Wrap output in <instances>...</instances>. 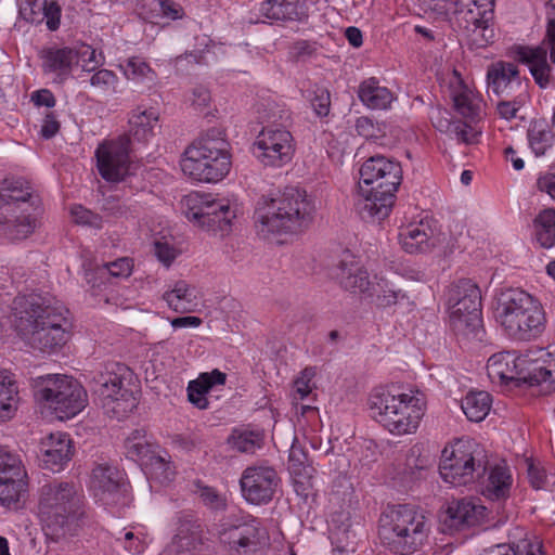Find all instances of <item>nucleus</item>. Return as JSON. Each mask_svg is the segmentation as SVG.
<instances>
[{
    "label": "nucleus",
    "instance_id": "nucleus-1",
    "mask_svg": "<svg viewBox=\"0 0 555 555\" xmlns=\"http://www.w3.org/2000/svg\"><path fill=\"white\" fill-rule=\"evenodd\" d=\"M15 327L33 348L54 351L68 339V309L50 295L29 294L13 301Z\"/></svg>",
    "mask_w": 555,
    "mask_h": 555
},
{
    "label": "nucleus",
    "instance_id": "nucleus-2",
    "mask_svg": "<svg viewBox=\"0 0 555 555\" xmlns=\"http://www.w3.org/2000/svg\"><path fill=\"white\" fill-rule=\"evenodd\" d=\"M38 517L44 534L52 541L74 535L86 524V496L73 480L54 479L38 492Z\"/></svg>",
    "mask_w": 555,
    "mask_h": 555
},
{
    "label": "nucleus",
    "instance_id": "nucleus-3",
    "mask_svg": "<svg viewBox=\"0 0 555 555\" xmlns=\"http://www.w3.org/2000/svg\"><path fill=\"white\" fill-rule=\"evenodd\" d=\"M402 180L401 165L382 155L366 159L360 168L354 208L363 220L380 221L389 216Z\"/></svg>",
    "mask_w": 555,
    "mask_h": 555
},
{
    "label": "nucleus",
    "instance_id": "nucleus-4",
    "mask_svg": "<svg viewBox=\"0 0 555 555\" xmlns=\"http://www.w3.org/2000/svg\"><path fill=\"white\" fill-rule=\"evenodd\" d=\"M315 211L305 190L286 188L276 197H261L255 210V224L262 236L274 233H296L307 228Z\"/></svg>",
    "mask_w": 555,
    "mask_h": 555
},
{
    "label": "nucleus",
    "instance_id": "nucleus-5",
    "mask_svg": "<svg viewBox=\"0 0 555 555\" xmlns=\"http://www.w3.org/2000/svg\"><path fill=\"white\" fill-rule=\"evenodd\" d=\"M370 415L393 435L412 434L424 415L425 401L418 390L401 392L374 388L367 399Z\"/></svg>",
    "mask_w": 555,
    "mask_h": 555
},
{
    "label": "nucleus",
    "instance_id": "nucleus-6",
    "mask_svg": "<svg viewBox=\"0 0 555 555\" xmlns=\"http://www.w3.org/2000/svg\"><path fill=\"white\" fill-rule=\"evenodd\" d=\"M496 320L508 337L521 341L540 337L546 324L541 302L520 288H507L500 293Z\"/></svg>",
    "mask_w": 555,
    "mask_h": 555
},
{
    "label": "nucleus",
    "instance_id": "nucleus-7",
    "mask_svg": "<svg viewBox=\"0 0 555 555\" xmlns=\"http://www.w3.org/2000/svg\"><path fill=\"white\" fill-rule=\"evenodd\" d=\"M429 533L428 518L413 506H393L380 515L378 534L385 547L393 554L411 555L418 552Z\"/></svg>",
    "mask_w": 555,
    "mask_h": 555
},
{
    "label": "nucleus",
    "instance_id": "nucleus-8",
    "mask_svg": "<svg viewBox=\"0 0 555 555\" xmlns=\"http://www.w3.org/2000/svg\"><path fill=\"white\" fill-rule=\"evenodd\" d=\"M30 188L22 180L4 179L0 183V228L11 240H24L36 228Z\"/></svg>",
    "mask_w": 555,
    "mask_h": 555
},
{
    "label": "nucleus",
    "instance_id": "nucleus-9",
    "mask_svg": "<svg viewBox=\"0 0 555 555\" xmlns=\"http://www.w3.org/2000/svg\"><path fill=\"white\" fill-rule=\"evenodd\" d=\"M36 400L59 420H68L87 405V392L80 383L67 375L48 374L33 379Z\"/></svg>",
    "mask_w": 555,
    "mask_h": 555
},
{
    "label": "nucleus",
    "instance_id": "nucleus-10",
    "mask_svg": "<svg viewBox=\"0 0 555 555\" xmlns=\"http://www.w3.org/2000/svg\"><path fill=\"white\" fill-rule=\"evenodd\" d=\"M486 469L485 450L474 440L460 439L442 451L439 473L454 487L474 482L485 475Z\"/></svg>",
    "mask_w": 555,
    "mask_h": 555
},
{
    "label": "nucleus",
    "instance_id": "nucleus-11",
    "mask_svg": "<svg viewBox=\"0 0 555 555\" xmlns=\"http://www.w3.org/2000/svg\"><path fill=\"white\" fill-rule=\"evenodd\" d=\"M125 365L113 363L93 377L92 389L101 408L106 415L117 420L126 417L138 404L133 390L125 383Z\"/></svg>",
    "mask_w": 555,
    "mask_h": 555
},
{
    "label": "nucleus",
    "instance_id": "nucleus-12",
    "mask_svg": "<svg viewBox=\"0 0 555 555\" xmlns=\"http://www.w3.org/2000/svg\"><path fill=\"white\" fill-rule=\"evenodd\" d=\"M294 153V138L283 125L263 127L254 142V154L266 167H283L292 160Z\"/></svg>",
    "mask_w": 555,
    "mask_h": 555
},
{
    "label": "nucleus",
    "instance_id": "nucleus-13",
    "mask_svg": "<svg viewBox=\"0 0 555 555\" xmlns=\"http://www.w3.org/2000/svg\"><path fill=\"white\" fill-rule=\"evenodd\" d=\"M188 203L194 206L186 212L190 221H194L201 228L224 235L231 231L232 221L236 217L235 208L228 199H214L209 195H190Z\"/></svg>",
    "mask_w": 555,
    "mask_h": 555
},
{
    "label": "nucleus",
    "instance_id": "nucleus-14",
    "mask_svg": "<svg viewBox=\"0 0 555 555\" xmlns=\"http://www.w3.org/2000/svg\"><path fill=\"white\" fill-rule=\"evenodd\" d=\"M281 482L278 472L270 465L247 466L240 478L242 496L250 504H268Z\"/></svg>",
    "mask_w": 555,
    "mask_h": 555
},
{
    "label": "nucleus",
    "instance_id": "nucleus-15",
    "mask_svg": "<svg viewBox=\"0 0 555 555\" xmlns=\"http://www.w3.org/2000/svg\"><path fill=\"white\" fill-rule=\"evenodd\" d=\"M101 177L108 182H120L130 173L129 139L120 137L100 144L95 151Z\"/></svg>",
    "mask_w": 555,
    "mask_h": 555
},
{
    "label": "nucleus",
    "instance_id": "nucleus-16",
    "mask_svg": "<svg viewBox=\"0 0 555 555\" xmlns=\"http://www.w3.org/2000/svg\"><path fill=\"white\" fill-rule=\"evenodd\" d=\"M26 472L20 456L0 448V504L10 506L26 491Z\"/></svg>",
    "mask_w": 555,
    "mask_h": 555
},
{
    "label": "nucleus",
    "instance_id": "nucleus-17",
    "mask_svg": "<svg viewBox=\"0 0 555 555\" xmlns=\"http://www.w3.org/2000/svg\"><path fill=\"white\" fill-rule=\"evenodd\" d=\"M488 89L499 98H509L512 94L528 93V79H522L516 64L495 62L487 72Z\"/></svg>",
    "mask_w": 555,
    "mask_h": 555
},
{
    "label": "nucleus",
    "instance_id": "nucleus-18",
    "mask_svg": "<svg viewBox=\"0 0 555 555\" xmlns=\"http://www.w3.org/2000/svg\"><path fill=\"white\" fill-rule=\"evenodd\" d=\"M122 474L108 463L98 464L92 469L91 490L96 500L105 505L119 502L121 496Z\"/></svg>",
    "mask_w": 555,
    "mask_h": 555
},
{
    "label": "nucleus",
    "instance_id": "nucleus-19",
    "mask_svg": "<svg viewBox=\"0 0 555 555\" xmlns=\"http://www.w3.org/2000/svg\"><path fill=\"white\" fill-rule=\"evenodd\" d=\"M538 357L533 358L530 353L521 354L526 358L524 365L519 370V379L533 385L546 384L547 387L555 386V358L554 352L544 349L538 350Z\"/></svg>",
    "mask_w": 555,
    "mask_h": 555
},
{
    "label": "nucleus",
    "instance_id": "nucleus-20",
    "mask_svg": "<svg viewBox=\"0 0 555 555\" xmlns=\"http://www.w3.org/2000/svg\"><path fill=\"white\" fill-rule=\"evenodd\" d=\"M74 453L73 442L68 434L54 433L40 442V460L46 468L60 472L70 461Z\"/></svg>",
    "mask_w": 555,
    "mask_h": 555
},
{
    "label": "nucleus",
    "instance_id": "nucleus-21",
    "mask_svg": "<svg viewBox=\"0 0 555 555\" xmlns=\"http://www.w3.org/2000/svg\"><path fill=\"white\" fill-rule=\"evenodd\" d=\"M486 507L474 499H461L448 504L441 517L443 525L450 530L477 525L485 517Z\"/></svg>",
    "mask_w": 555,
    "mask_h": 555
},
{
    "label": "nucleus",
    "instance_id": "nucleus-22",
    "mask_svg": "<svg viewBox=\"0 0 555 555\" xmlns=\"http://www.w3.org/2000/svg\"><path fill=\"white\" fill-rule=\"evenodd\" d=\"M202 137L194 141L184 152L180 162L181 170L185 176L201 182H217V176L223 171V166L211 168L205 163V153Z\"/></svg>",
    "mask_w": 555,
    "mask_h": 555
},
{
    "label": "nucleus",
    "instance_id": "nucleus-23",
    "mask_svg": "<svg viewBox=\"0 0 555 555\" xmlns=\"http://www.w3.org/2000/svg\"><path fill=\"white\" fill-rule=\"evenodd\" d=\"M333 274L339 285L352 294H366L371 289L367 271L351 255H346L337 263Z\"/></svg>",
    "mask_w": 555,
    "mask_h": 555
},
{
    "label": "nucleus",
    "instance_id": "nucleus-24",
    "mask_svg": "<svg viewBox=\"0 0 555 555\" xmlns=\"http://www.w3.org/2000/svg\"><path fill=\"white\" fill-rule=\"evenodd\" d=\"M203 147L207 149L205 153V163L211 168L223 166V171L217 176V182L222 180L230 171L231 156L229 153V143L219 129H209L202 135Z\"/></svg>",
    "mask_w": 555,
    "mask_h": 555
},
{
    "label": "nucleus",
    "instance_id": "nucleus-25",
    "mask_svg": "<svg viewBox=\"0 0 555 555\" xmlns=\"http://www.w3.org/2000/svg\"><path fill=\"white\" fill-rule=\"evenodd\" d=\"M448 310H478L481 307L479 287L470 280L462 279L452 283L446 293Z\"/></svg>",
    "mask_w": 555,
    "mask_h": 555
},
{
    "label": "nucleus",
    "instance_id": "nucleus-26",
    "mask_svg": "<svg viewBox=\"0 0 555 555\" xmlns=\"http://www.w3.org/2000/svg\"><path fill=\"white\" fill-rule=\"evenodd\" d=\"M526 358L512 352H498L491 356L487 362V372L493 383L507 384L519 379V370Z\"/></svg>",
    "mask_w": 555,
    "mask_h": 555
},
{
    "label": "nucleus",
    "instance_id": "nucleus-27",
    "mask_svg": "<svg viewBox=\"0 0 555 555\" xmlns=\"http://www.w3.org/2000/svg\"><path fill=\"white\" fill-rule=\"evenodd\" d=\"M40 59L46 74H53L63 80L78 63V53L70 48H47L40 52Z\"/></svg>",
    "mask_w": 555,
    "mask_h": 555
},
{
    "label": "nucleus",
    "instance_id": "nucleus-28",
    "mask_svg": "<svg viewBox=\"0 0 555 555\" xmlns=\"http://www.w3.org/2000/svg\"><path fill=\"white\" fill-rule=\"evenodd\" d=\"M517 60L526 64L535 83L545 89L551 81V66L547 63V51L543 47H520L517 50Z\"/></svg>",
    "mask_w": 555,
    "mask_h": 555
},
{
    "label": "nucleus",
    "instance_id": "nucleus-29",
    "mask_svg": "<svg viewBox=\"0 0 555 555\" xmlns=\"http://www.w3.org/2000/svg\"><path fill=\"white\" fill-rule=\"evenodd\" d=\"M357 93L360 102L373 111L388 109L397 99L395 93L383 86L376 77H370L361 81Z\"/></svg>",
    "mask_w": 555,
    "mask_h": 555
},
{
    "label": "nucleus",
    "instance_id": "nucleus-30",
    "mask_svg": "<svg viewBox=\"0 0 555 555\" xmlns=\"http://www.w3.org/2000/svg\"><path fill=\"white\" fill-rule=\"evenodd\" d=\"M402 248L409 254H422L431 250L435 246L433 230L429 224L420 221L402 228L399 233Z\"/></svg>",
    "mask_w": 555,
    "mask_h": 555
},
{
    "label": "nucleus",
    "instance_id": "nucleus-31",
    "mask_svg": "<svg viewBox=\"0 0 555 555\" xmlns=\"http://www.w3.org/2000/svg\"><path fill=\"white\" fill-rule=\"evenodd\" d=\"M260 13L276 21L301 22L308 17V9L300 0H266L260 5Z\"/></svg>",
    "mask_w": 555,
    "mask_h": 555
},
{
    "label": "nucleus",
    "instance_id": "nucleus-32",
    "mask_svg": "<svg viewBox=\"0 0 555 555\" xmlns=\"http://www.w3.org/2000/svg\"><path fill=\"white\" fill-rule=\"evenodd\" d=\"M450 326L457 336L467 339H481V310L455 311L449 310Z\"/></svg>",
    "mask_w": 555,
    "mask_h": 555
},
{
    "label": "nucleus",
    "instance_id": "nucleus-33",
    "mask_svg": "<svg viewBox=\"0 0 555 555\" xmlns=\"http://www.w3.org/2000/svg\"><path fill=\"white\" fill-rule=\"evenodd\" d=\"M163 299L168 307L178 313L192 312L198 306L194 286L181 280L164 293Z\"/></svg>",
    "mask_w": 555,
    "mask_h": 555
},
{
    "label": "nucleus",
    "instance_id": "nucleus-34",
    "mask_svg": "<svg viewBox=\"0 0 555 555\" xmlns=\"http://www.w3.org/2000/svg\"><path fill=\"white\" fill-rule=\"evenodd\" d=\"M125 449L127 457L143 466L160 447L151 441L146 430L135 429L126 438Z\"/></svg>",
    "mask_w": 555,
    "mask_h": 555
},
{
    "label": "nucleus",
    "instance_id": "nucleus-35",
    "mask_svg": "<svg viewBox=\"0 0 555 555\" xmlns=\"http://www.w3.org/2000/svg\"><path fill=\"white\" fill-rule=\"evenodd\" d=\"M158 122V113L153 108L138 107L129 118V134L138 142H145L154 135Z\"/></svg>",
    "mask_w": 555,
    "mask_h": 555
},
{
    "label": "nucleus",
    "instance_id": "nucleus-36",
    "mask_svg": "<svg viewBox=\"0 0 555 555\" xmlns=\"http://www.w3.org/2000/svg\"><path fill=\"white\" fill-rule=\"evenodd\" d=\"M18 403V387L14 376L7 370L0 371V422L11 420Z\"/></svg>",
    "mask_w": 555,
    "mask_h": 555
},
{
    "label": "nucleus",
    "instance_id": "nucleus-37",
    "mask_svg": "<svg viewBox=\"0 0 555 555\" xmlns=\"http://www.w3.org/2000/svg\"><path fill=\"white\" fill-rule=\"evenodd\" d=\"M512 477L508 469L502 465L491 468L482 493L491 500H501L508 495Z\"/></svg>",
    "mask_w": 555,
    "mask_h": 555
},
{
    "label": "nucleus",
    "instance_id": "nucleus-38",
    "mask_svg": "<svg viewBox=\"0 0 555 555\" xmlns=\"http://www.w3.org/2000/svg\"><path fill=\"white\" fill-rule=\"evenodd\" d=\"M491 396L487 391H470L462 400L461 408L472 422H481L491 408Z\"/></svg>",
    "mask_w": 555,
    "mask_h": 555
},
{
    "label": "nucleus",
    "instance_id": "nucleus-39",
    "mask_svg": "<svg viewBox=\"0 0 555 555\" xmlns=\"http://www.w3.org/2000/svg\"><path fill=\"white\" fill-rule=\"evenodd\" d=\"M288 469L294 477L299 478L296 482L302 486L312 477L313 467L308 464L304 448L297 443H293L289 449Z\"/></svg>",
    "mask_w": 555,
    "mask_h": 555
},
{
    "label": "nucleus",
    "instance_id": "nucleus-40",
    "mask_svg": "<svg viewBox=\"0 0 555 555\" xmlns=\"http://www.w3.org/2000/svg\"><path fill=\"white\" fill-rule=\"evenodd\" d=\"M258 521L253 520L250 524L235 527L229 531V544L236 551L246 550L251 545H256L260 538Z\"/></svg>",
    "mask_w": 555,
    "mask_h": 555
},
{
    "label": "nucleus",
    "instance_id": "nucleus-41",
    "mask_svg": "<svg viewBox=\"0 0 555 555\" xmlns=\"http://www.w3.org/2000/svg\"><path fill=\"white\" fill-rule=\"evenodd\" d=\"M534 229L539 244L544 248H551L555 244V210H542L534 219Z\"/></svg>",
    "mask_w": 555,
    "mask_h": 555
},
{
    "label": "nucleus",
    "instance_id": "nucleus-42",
    "mask_svg": "<svg viewBox=\"0 0 555 555\" xmlns=\"http://www.w3.org/2000/svg\"><path fill=\"white\" fill-rule=\"evenodd\" d=\"M262 435L248 429H234L228 438L230 447L242 453H254L262 446Z\"/></svg>",
    "mask_w": 555,
    "mask_h": 555
},
{
    "label": "nucleus",
    "instance_id": "nucleus-43",
    "mask_svg": "<svg viewBox=\"0 0 555 555\" xmlns=\"http://www.w3.org/2000/svg\"><path fill=\"white\" fill-rule=\"evenodd\" d=\"M454 76L456 77L460 89L459 91L454 90L452 92L454 106L464 117L473 118L478 113V102L475 99L473 91L462 85L461 77L456 70H454Z\"/></svg>",
    "mask_w": 555,
    "mask_h": 555
},
{
    "label": "nucleus",
    "instance_id": "nucleus-44",
    "mask_svg": "<svg viewBox=\"0 0 555 555\" xmlns=\"http://www.w3.org/2000/svg\"><path fill=\"white\" fill-rule=\"evenodd\" d=\"M143 466L147 474L160 482H168L173 478L175 472L171 468L170 456L162 448Z\"/></svg>",
    "mask_w": 555,
    "mask_h": 555
},
{
    "label": "nucleus",
    "instance_id": "nucleus-45",
    "mask_svg": "<svg viewBox=\"0 0 555 555\" xmlns=\"http://www.w3.org/2000/svg\"><path fill=\"white\" fill-rule=\"evenodd\" d=\"M181 7L171 0H147L145 4H142L139 11V15L145 21H152L154 17L160 14L178 18L180 17Z\"/></svg>",
    "mask_w": 555,
    "mask_h": 555
},
{
    "label": "nucleus",
    "instance_id": "nucleus-46",
    "mask_svg": "<svg viewBox=\"0 0 555 555\" xmlns=\"http://www.w3.org/2000/svg\"><path fill=\"white\" fill-rule=\"evenodd\" d=\"M125 75L128 79L137 82H146L149 87L153 86L156 80V73L141 57H130L125 66Z\"/></svg>",
    "mask_w": 555,
    "mask_h": 555
},
{
    "label": "nucleus",
    "instance_id": "nucleus-47",
    "mask_svg": "<svg viewBox=\"0 0 555 555\" xmlns=\"http://www.w3.org/2000/svg\"><path fill=\"white\" fill-rule=\"evenodd\" d=\"M528 140L535 156H543L552 145L553 134L542 125H533L528 130Z\"/></svg>",
    "mask_w": 555,
    "mask_h": 555
},
{
    "label": "nucleus",
    "instance_id": "nucleus-48",
    "mask_svg": "<svg viewBox=\"0 0 555 555\" xmlns=\"http://www.w3.org/2000/svg\"><path fill=\"white\" fill-rule=\"evenodd\" d=\"M528 98L529 93L512 94L509 98H501L496 104V112L501 118L512 120L526 104Z\"/></svg>",
    "mask_w": 555,
    "mask_h": 555
},
{
    "label": "nucleus",
    "instance_id": "nucleus-49",
    "mask_svg": "<svg viewBox=\"0 0 555 555\" xmlns=\"http://www.w3.org/2000/svg\"><path fill=\"white\" fill-rule=\"evenodd\" d=\"M46 0H23L20 16L27 23L39 25L44 21Z\"/></svg>",
    "mask_w": 555,
    "mask_h": 555
},
{
    "label": "nucleus",
    "instance_id": "nucleus-50",
    "mask_svg": "<svg viewBox=\"0 0 555 555\" xmlns=\"http://www.w3.org/2000/svg\"><path fill=\"white\" fill-rule=\"evenodd\" d=\"M118 82L117 75L113 70L105 68L96 70L90 78V85L104 93L117 92Z\"/></svg>",
    "mask_w": 555,
    "mask_h": 555
},
{
    "label": "nucleus",
    "instance_id": "nucleus-51",
    "mask_svg": "<svg viewBox=\"0 0 555 555\" xmlns=\"http://www.w3.org/2000/svg\"><path fill=\"white\" fill-rule=\"evenodd\" d=\"M317 372L315 367L308 366L300 372V375L294 382V400H304L312 391V379Z\"/></svg>",
    "mask_w": 555,
    "mask_h": 555
},
{
    "label": "nucleus",
    "instance_id": "nucleus-52",
    "mask_svg": "<svg viewBox=\"0 0 555 555\" xmlns=\"http://www.w3.org/2000/svg\"><path fill=\"white\" fill-rule=\"evenodd\" d=\"M70 216L77 224L88 225L94 229H101L103 227V218L82 205H73L70 207Z\"/></svg>",
    "mask_w": 555,
    "mask_h": 555
},
{
    "label": "nucleus",
    "instance_id": "nucleus-53",
    "mask_svg": "<svg viewBox=\"0 0 555 555\" xmlns=\"http://www.w3.org/2000/svg\"><path fill=\"white\" fill-rule=\"evenodd\" d=\"M132 260L124 257L112 262L102 263L98 273L102 275L111 274L112 278H128L132 272Z\"/></svg>",
    "mask_w": 555,
    "mask_h": 555
},
{
    "label": "nucleus",
    "instance_id": "nucleus-54",
    "mask_svg": "<svg viewBox=\"0 0 555 555\" xmlns=\"http://www.w3.org/2000/svg\"><path fill=\"white\" fill-rule=\"evenodd\" d=\"M196 493L201 499L202 503L214 511H220L225 508V499L215 488L208 486H197Z\"/></svg>",
    "mask_w": 555,
    "mask_h": 555
},
{
    "label": "nucleus",
    "instance_id": "nucleus-55",
    "mask_svg": "<svg viewBox=\"0 0 555 555\" xmlns=\"http://www.w3.org/2000/svg\"><path fill=\"white\" fill-rule=\"evenodd\" d=\"M376 294L377 305L380 307H389L397 304L399 298H403L404 294L401 289L395 288L388 282L377 284V288H374Z\"/></svg>",
    "mask_w": 555,
    "mask_h": 555
},
{
    "label": "nucleus",
    "instance_id": "nucleus-56",
    "mask_svg": "<svg viewBox=\"0 0 555 555\" xmlns=\"http://www.w3.org/2000/svg\"><path fill=\"white\" fill-rule=\"evenodd\" d=\"M313 95L309 94L311 105L318 116H326L330 112L331 99L330 92L323 87H317Z\"/></svg>",
    "mask_w": 555,
    "mask_h": 555
},
{
    "label": "nucleus",
    "instance_id": "nucleus-57",
    "mask_svg": "<svg viewBox=\"0 0 555 555\" xmlns=\"http://www.w3.org/2000/svg\"><path fill=\"white\" fill-rule=\"evenodd\" d=\"M207 392L208 390L203 386L198 378L189 383L188 398L196 408L202 410L208 408L209 402L206 398Z\"/></svg>",
    "mask_w": 555,
    "mask_h": 555
},
{
    "label": "nucleus",
    "instance_id": "nucleus-58",
    "mask_svg": "<svg viewBox=\"0 0 555 555\" xmlns=\"http://www.w3.org/2000/svg\"><path fill=\"white\" fill-rule=\"evenodd\" d=\"M210 91L204 86H196L192 89L188 99L190 105L197 112H204L210 104Z\"/></svg>",
    "mask_w": 555,
    "mask_h": 555
},
{
    "label": "nucleus",
    "instance_id": "nucleus-59",
    "mask_svg": "<svg viewBox=\"0 0 555 555\" xmlns=\"http://www.w3.org/2000/svg\"><path fill=\"white\" fill-rule=\"evenodd\" d=\"M78 57H81L82 61V69L86 72H92L96 67L103 65L104 55L101 52H96L95 49L87 46L81 51L77 52Z\"/></svg>",
    "mask_w": 555,
    "mask_h": 555
},
{
    "label": "nucleus",
    "instance_id": "nucleus-60",
    "mask_svg": "<svg viewBox=\"0 0 555 555\" xmlns=\"http://www.w3.org/2000/svg\"><path fill=\"white\" fill-rule=\"evenodd\" d=\"M452 132L455 135V139L465 144H474L477 143L478 137L480 134L479 131L475 130L472 126L465 122H456L452 127Z\"/></svg>",
    "mask_w": 555,
    "mask_h": 555
},
{
    "label": "nucleus",
    "instance_id": "nucleus-61",
    "mask_svg": "<svg viewBox=\"0 0 555 555\" xmlns=\"http://www.w3.org/2000/svg\"><path fill=\"white\" fill-rule=\"evenodd\" d=\"M62 9L56 1L46 0L44 21L49 30L55 31L60 27Z\"/></svg>",
    "mask_w": 555,
    "mask_h": 555
},
{
    "label": "nucleus",
    "instance_id": "nucleus-62",
    "mask_svg": "<svg viewBox=\"0 0 555 555\" xmlns=\"http://www.w3.org/2000/svg\"><path fill=\"white\" fill-rule=\"evenodd\" d=\"M315 51V43L308 40H298L291 47V54L297 60L310 57Z\"/></svg>",
    "mask_w": 555,
    "mask_h": 555
},
{
    "label": "nucleus",
    "instance_id": "nucleus-63",
    "mask_svg": "<svg viewBox=\"0 0 555 555\" xmlns=\"http://www.w3.org/2000/svg\"><path fill=\"white\" fill-rule=\"evenodd\" d=\"M154 250L158 260L166 267H169L177 256L176 249L168 243L155 242Z\"/></svg>",
    "mask_w": 555,
    "mask_h": 555
},
{
    "label": "nucleus",
    "instance_id": "nucleus-64",
    "mask_svg": "<svg viewBox=\"0 0 555 555\" xmlns=\"http://www.w3.org/2000/svg\"><path fill=\"white\" fill-rule=\"evenodd\" d=\"M513 546L515 555H542V545L539 541L521 540Z\"/></svg>",
    "mask_w": 555,
    "mask_h": 555
}]
</instances>
